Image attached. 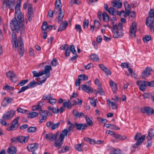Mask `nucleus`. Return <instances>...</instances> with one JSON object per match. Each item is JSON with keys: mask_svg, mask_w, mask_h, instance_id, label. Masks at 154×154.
Segmentation results:
<instances>
[{"mask_svg": "<svg viewBox=\"0 0 154 154\" xmlns=\"http://www.w3.org/2000/svg\"><path fill=\"white\" fill-rule=\"evenodd\" d=\"M18 1L15 7V17L11 20L10 26L12 31H15L17 33L20 32L22 33L24 32L25 28L24 16L20 12L21 1Z\"/></svg>", "mask_w": 154, "mask_h": 154, "instance_id": "nucleus-1", "label": "nucleus"}, {"mask_svg": "<svg viewBox=\"0 0 154 154\" xmlns=\"http://www.w3.org/2000/svg\"><path fill=\"white\" fill-rule=\"evenodd\" d=\"M68 133V130L66 129H64L60 135L59 138L56 140L54 143V146L59 149L61 147L63 144L64 139Z\"/></svg>", "mask_w": 154, "mask_h": 154, "instance_id": "nucleus-2", "label": "nucleus"}, {"mask_svg": "<svg viewBox=\"0 0 154 154\" xmlns=\"http://www.w3.org/2000/svg\"><path fill=\"white\" fill-rule=\"evenodd\" d=\"M19 118V117H17L12 121L11 125L7 128V131H13L16 130L17 128L19 126L18 121Z\"/></svg>", "mask_w": 154, "mask_h": 154, "instance_id": "nucleus-3", "label": "nucleus"}, {"mask_svg": "<svg viewBox=\"0 0 154 154\" xmlns=\"http://www.w3.org/2000/svg\"><path fill=\"white\" fill-rule=\"evenodd\" d=\"M59 135V132L58 131L55 134L52 133L46 134L44 138L46 140L50 141H53L56 140Z\"/></svg>", "mask_w": 154, "mask_h": 154, "instance_id": "nucleus-4", "label": "nucleus"}, {"mask_svg": "<svg viewBox=\"0 0 154 154\" xmlns=\"http://www.w3.org/2000/svg\"><path fill=\"white\" fill-rule=\"evenodd\" d=\"M137 31V23L135 22L132 23L129 30V35L131 38L136 37V32Z\"/></svg>", "mask_w": 154, "mask_h": 154, "instance_id": "nucleus-5", "label": "nucleus"}, {"mask_svg": "<svg viewBox=\"0 0 154 154\" xmlns=\"http://www.w3.org/2000/svg\"><path fill=\"white\" fill-rule=\"evenodd\" d=\"M145 135H142L140 133H138L135 135L134 139L135 140H137L136 142L137 146L140 145L144 140Z\"/></svg>", "mask_w": 154, "mask_h": 154, "instance_id": "nucleus-6", "label": "nucleus"}, {"mask_svg": "<svg viewBox=\"0 0 154 154\" xmlns=\"http://www.w3.org/2000/svg\"><path fill=\"white\" fill-rule=\"evenodd\" d=\"M14 110H11L7 111L2 116V119L5 120H10L12 118L15 113Z\"/></svg>", "mask_w": 154, "mask_h": 154, "instance_id": "nucleus-7", "label": "nucleus"}, {"mask_svg": "<svg viewBox=\"0 0 154 154\" xmlns=\"http://www.w3.org/2000/svg\"><path fill=\"white\" fill-rule=\"evenodd\" d=\"M18 41L20 44V46L19 47V53L21 57H22L23 56L24 52V49L23 42L22 41V38L21 36H20L18 37Z\"/></svg>", "mask_w": 154, "mask_h": 154, "instance_id": "nucleus-8", "label": "nucleus"}, {"mask_svg": "<svg viewBox=\"0 0 154 154\" xmlns=\"http://www.w3.org/2000/svg\"><path fill=\"white\" fill-rule=\"evenodd\" d=\"M142 113L147 114L148 115H152L154 113V110L152 108L148 106L144 107L140 109Z\"/></svg>", "mask_w": 154, "mask_h": 154, "instance_id": "nucleus-9", "label": "nucleus"}, {"mask_svg": "<svg viewBox=\"0 0 154 154\" xmlns=\"http://www.w3.org/2000/svg\"><path fill=\"white\" fill-rule=\"evenodd\" d=\"M6 75L7 77L13 82H17V76L15 73L12 71H9L6 73Z\"/></svg>", "mask_w": 154, "mask_h": 154, "instance_id": "nucleus-10", "label": "nucleus"}, {"mask_svg": "<svg viewBox=\"0 0 154 154\" xmlns=\"http://www.w3.org/2000/svg\"><path fill=\"white\" fill-rule=\"evenodd\" d=\"M49 113H50V112L48 110H42V109H40L39 111V113L42 117V119L39 121L40 123H42L43 122V120L46 119L47 116Z\"/></svg>", "mask_w": 154, "mask_h": 154, "instance_id": "nucleus-11", "label": "nucleus"}, {"mask_svg": "<svg viewBox=\"0 0 154 154\" xmlns=\"http://www.w3.org/2000/svg\"><path fill=\"white\" fill-rule=\"evenodd\" d=\"M154 17L151 15L150 12H149V16L146 18V26L148 27H150L152 25L154 21Z\"/></svg>", "mask_w": 154, "mask_h": 154, "instance_id": "nucleus-12", "label": "nucleus"}, {"mask_svg": "<svg viewBox=\"0 0 154 154\" xmlns=\"http://www.w3.org/2000/svg\"><path fill=\"white\" fill-rule=\"evenodd\" d=\"M39 145L37 143H34L29 144L27 146L28 150L29 152L36 151Z\"/></svg>", "mask_w": 154, "mask_h": 154, "instance_id": "nucleus-13", "label": "nucleus"}, {"mask_svg": "<svg viewBox=\"0 0 154 154\" xmlns=\"http://www.w3.org/2000/svg\"><path fill=\"white\" fill-rule=\"evenodd\" d=\"M152 70V68L150 67H147L145 70H144L141 74V77L143 79H145L150 75V72Z\"/></svg>", "mask_w": 154, "mask_h": 154, "instance_id": "nucleus-14", "label": "nucleus"}, {"mask_svg": "<svg viewBox=\"0 0 154 154\" xmlns=\"http://www.w3.org/2000/svg\"><path fill=\"white\" fill-rule=\"evenodd\" d=\"M32 6V4H29L28 8V19L29 22L32 20L33 14Z\"/></svg>", "mask_w": 154, "mask_h": 154, "instance_id": "nucleus-15", "label": "nucleus"}, {"mask_svg": "<svg viewBox=\"0 0 154 154\" xmlns=\"http://www.w3.org/2000/svg\"><path fill=\"white\" fill-rule=\"evenodd\" d=\"M75 127L78 130L81 131L85 130L88 127L87 124L78 123L77 122H75Z\"/></svg>", "mask_w": 154, "mask_h": 154, "instance_id": "nucleus-16", "label": "nucleus"}, {"mask_svg": "<svg viewBox=\"0 0 154 154\" xmlns=\"http://www.w3.org/2000/svg\"><path fill=\"white\" fill-rule=\"evenodd\" d=\"M45 69L43 71H42L43 73V75L46 74V75L48 77H49L50 76V71L52 70V69L51 66L46 65L45 66Z\"/></svg>", "mask_w": 154, "mask_h": 154, "instance_id": "nucleus-17", "label": "nucleus"}, {"mask_svg": "<svg viewBox=\"0 0 154 154\" xmlns=\"http://www.w3.org/2000/svg\"><path fill=\"white\" fill-rule=\"evenodd\" d=\"M62 5L60 0H56L55 3V9L54 10V13L56 14H57V10L59 11L60 9H61Z\"/></svg>", "mask_w": 154, "mask_h": 154, "instance_id": "nucleus-18", "label": "nucleus"}, {"mask_svg": "<svg viewBox=\"0 0 154 154\" xmlns=\"http://www.w3.org/2000/svg\"><path fill=\"white\" fill-rule=\"evenodd\" d=\"M81 87L83 91L88 94L91 93L93 92V89L91 87L85 85H82Z\"/></svg>", "mask_w": 154, "mask_h": 154, "instance_id": "nucleus-19", "label": "nucleus"}, {"mask_svg": "<svg viewBox=\"0 0 154 154\" xmlns=\"http://www.w3.org/2000/svg\"><path fill=\"white\" fill-rule=\"evenodd\" d=\"M68 23L66 21H64L60 24L58 28V31H61L64 30L67 27Z\"/></svg>", "mask_w": 154, "mask_h": 154, "instance_id": "nucleus-20", "label": "nucleus"}, {"mask_svg": "<svg viewBox=\"0 0 154 154\" xmlns=\"http://www.w3.org/2000/svg\"><path fill=\"white\" fill-rule=\"evenodd\" d=\"M14 1L15 0H5L3 2V4H6V5L9 8L10 10H11L14 6Z\"/></svg>", "mask_w": 154, "mask_h": 154, "instance_id": "nucleus-21", "label": "nucleus"}, {"mask_svg": "<svg viewBox=\"0 0 154 154\" xmlns=\"http://www.w3.org/2000/svg\"><path fill=\"white\" fill-rule=\"evenodd\" d=\"M29 138V137L27 136L25 137L24 136H20L17 137L18 142L22 143H25L28 141Z\"/></svg>", "mask_w": 154, "mask_h": 154, "instance_id": "nucleus-22", "label": "nucleus"}, {"mask_svg": "<svg viewBox=\"0 0 154 154\" xmlns=\"http://www.w3.org/2000/svg\"><path fill=\"white\" fill-rule=\"evenodd\" d=\"M7 152L10 154H16L17 152V150L15 146H11L8 148Z\"/></svg>", "mask_w": 154, "mask_h": 154, "instance_id": "nucleus-23", "label": "nucleus"}, {"mask_svg": "<svg viewBox=\"0 0 154 154\" xmlns=\"http://www.w3.org/2000/svg\"><path fill=\"white\" fill-rule=\"evenodd\" d=\"M123 33L122 31H115L114 32L113 37L115 38H121L122 36Z\"/></svg>", "mask_w": 154, "mask_h": 154, "instance_id": "nucleus-24", "label": "nucleus"}, {"mask_svg": "<svg viewBox=\"0 0 154 154\" xmlns=\"http://www.w3.org/2000/svg\"><path fill=\"white\" fill-rule=\"evenodd\" d=\"M109 85L111 87L113 92L115 93L117 89V84L112 80H110L109 82Z\"/></svg>", "mask_w": 154, "mask_h": 154, "instance_id": "nucleus-25", "label": "nucleus"}, {"mask_svg": "<svg viewBox=\"0 0 154 154\" xmlns=\"http://www.w3.org/2000/svg\"><path fill=\"white\" fill-rule=\"evenodd\" d=\"M59 11V13L58 14V16L57 17L58 23H59L60 22L62 21L64 15V13L62 11V9H60Z\"/></svg>", "mask_w": 154, "mask_h": 154, "instance_id": "nucleus-26", "label": "nucleus"}, {"mask_svg": "<svg viewBox=\"0 0 154 154\" xmlns=\"http://www.w3.org/2000/svg\"><path fill=\"white\" fill-rule=\"evenodd\" d=\"M112 3L113 4V7H116L118 8H120L122 5V2L116 1H114L112 2Z\"/></svg>", "mask_w": 154, "mask_h": 154, "instance_id": "nucleus-27", "label": "nucleus"}, {"mask_svg": "<svg viewBox=\"0 0 154 154\" xmlns=\"http://www.w3.org/2000/svg\"><path fill=\"white\" fill-rule=\"evenodd\" d=\"M48 109L54 114L60 112L59 109L58 107H57L56 108H54L50 106L48 107Z\"/></svg>", "mask_w": 154, "mask_h": 154, "instance_id": "nucleus-28", "label": "nucleus"}, {"mask_svg": "<svg viewBox=\"0 0 154 154\" xmlns=\"http://www.w3.org/2000/svg\"><path fill=\"white\" fill-rule=\"evenodd\" d=\"M40 84V83L36 82L35 80H33L30 82L27 85L29 87V88L34 87L35 86H37V85H39Z\"/></svg>", "mask_w": 154, "mask_h": 154, "instance_id": "nucleus-29", "label": "nucleus"}, {"mask_svg": "<svg viewBox=\"0 0 154 154\" xmlns=\"http://www.w3.org/2000/svg\"><path fill=\"white\" fill-rule=\"evenodd\" d=\"M103 16V19L104 21L105 22H108L109 21V17L106 12L104 11L102 14Z\"/></svg>", "mask_w": 154, "mask_h": 154, "instance_id": "nucleus-30", "label": "nucleus"}, {"mask_svg": "<svg viewBox=\"0 0 154 154\" xmlns=\"http://www.w3.org/2000/svg\"><path fill=\"white\" fill-rule=\"evenodd\" d=\"M61 149L58 151L59 153L65 152L69 150V147L67 146H62Z\"/></svg>", "mask_w": 154, "mask_h": 154, "instance_id": "nucleus-31", "label": "nucleus"}, {"mask_svg": "<svg viewBox=\"0 0 154 154\" xmlns=\"http://www.w3.org/2000/svg\"><path fill=\"white\" fill-rule=\"evenodd\" d=\"M84 118L86 119V122L87 123L88 125L89 126H92L93 125V122L91 120L89 117H88L87 116H85Z\"/></svg>", "mask_w": 154, "mask_h": 154, "instance_id": "nucleus-32", "label": "nucleus"}, {"mask_svg": "<svg viewBox=\"0 0 154 154\" xmlns=\"http://www.w3.org/2000/svg\"><path fill=\"white\" fill-rule=\"evenodd\" d=\"M90 59L93 61H97L99 60L98 56L95 54H92L90 56Z\"/></svg>", "mask_w": 154, "mask_h": 154, "instance_id": "nucleus-33", "label": "nucleus"}, {"mask_svg": "<svg viewBox=\"0 0 154 154\" xmlns=\"http://www.w3.org/2000/svg\"><path fill=\"white\" fill-rule=\"evenodd\" d=\"M109 12L110 14L112 15H117V11H115V8L113 7H110L107 11Z\"/></svg>", "mask_w": 154, "mask_h": 154, "instance_id": "nucleus-34", "label": "nucleus"}, {"mask_svg": "<svg viewBox=\"0 0 154 154\" xmlns=\"http://www.w3.org/2000/svg\"><path fill=\"white\" fill-rule=\"evenodd\" d=\"M32 73L34 77H38L43 75V73L41 71H40L38 73L37 72L35 71H33L32 72Z\"/></svg>", "mask_w": 154, "mask_h": 154, "instance_id": "nucleus-35", "label": "nucleus"}, {"mask_svg": "<svg viewBox=\"0 0 154 154\" xmlns=\"http://www.w3.org/2000/svg\"><path fill=\"white\" fill-rule=\"evenodd\" d=\"M145 81H143V82L140 86V90L143 91H144L146 90V88L147 85L146 83L144 82Z\"/></svg>", "mask_w": 154, "mask_h": 154, "instance_id": "nucleus-36", "label": "nucleus"}, {"mask_svg": "<svg viewBox=\"0 0 154 154\" xmlns=\"http://www.w3.org/2000/svg\"><path fill=\"white\" fill-rule=\"evenodd\" d=\"M146 139L147 140V144L146 145V146L147 148H149L152 145V138L149 137H147Z\"/></svg>", "mask_w": 154, "mask_h": 154, "instance_id": "nucleus-37", "label": "nucleus"}, {"mask_svg": "<svg viewBox=\"0 0 154 154\" xmlns=\"http://www.w3.org/2000/svg\"><path fill=\"white\" fill-rule=\"evenodd\" d=\"M110 154H122V153L120 150L116 149L111 151Z\"/></svg>", "mask_w": 154, "mask_h": 154, "instance_id": "nucleus-38", "label": "nucleus"}, {"mask_svg": "<svg viewBox=\"0 0 154 154\" xmlns=\"http://www.w3.org/2000/svg\"><path fill=\"white\" fill-rule=\"evenodd\" d=\"M37 130V128L35 127H30L27 129L29 133H34Z\"/></svg>", "mask_w": 154, "mask_h": 154, "instance_id": "nucleus-39", "label": "nucleus"}, {"mask_svg": "<svg viewBox=\"0 0 154 154\" xmlns=\"http://www.w3.org/2000/svg\"><path fill=\"white\" fill-rule=\"evenodd\" d=\"M63 105L64 107H66L68 109H71L72 106V105L71 104L70 101L68 102H65L63 103Z\"/></svg>", "mask_w": 154, "mask_h": 154, "instance_id": "nucleus-40", "label": "nucleus"}, {"mask_svg": "<svg viewBox=\"0 0 154 154\" xmlns=\"http://www.w3.org/2000/svg\"><path fill=\"white\" fill-rule=\"evenodd\" d=\"M84 140L91 144H94L95 143V141L94 139H91L88 137H86L84 138Z\"/></svg>", "mask_w": 154, "mask_h": 154, "instance_id": "nucleus-41", "label": "nucleus"}, {"mask_svg": "<svg viewBox=\"0 0 154 154\" xmlns=\"http://www.w3.org/2000/svg\"><path fill=\"white\" fill-rule=\"evenodd\" d=\"M57 101V100L55 98H53V97L51 95V98H50L49 100L47 101V103H50L52 105L54 104Z\"/></svg>", "mask_w": 154, "mask_h": 154, "instance_id": "nucleus-42", "label": "nucleus"}, {"mask_svg": "<svg viewBox=\"0 0 154 154\" xmlns=\"http://www.w3.org/2000/svg\"><path fill=\"white\" fill-rule=\"evenodd\" d=\"M78 78L80 80L85 81L88 79V77L84 74L79 75L78 76Z\"/></svg>", "mask_w": 154, "mask_h": 154, "instance_id": "nucleus-43", "label": "nucleus"}, {"mask_svg": "<svg viewBox=\"0 0 154 154\" xmlns=\"http://www.w3.org/2000/svg\"><path fill=\"white\" fill-rule=\"evenodd\" d=\"M151 39V37L150 35H145V37L143 38V41L144 42L149 41Z\"/></svg>", "mask_w": 154, "mask_h": 154, "instance_id": "nucleus-44", "label": "nucleus"}, {"mask_svg": "<svg viewBox=\"0 0 154 154\" xmlns=\"http://www.w3.org/2000/svg\"><path fill=\"white\" fill-rule=\"evenodd\" d=\"M98 93L101 95H103L105 94V92L101 85H99L97 88Z\"/></svg>", "mask_w": 154, "mask_h": 154, "instance_id": "nucleus-45", "label": "nucleus"}, {"mask_svg": "<svg viewBox=\"0 0 154 154\" xmlns=\"http://www.w3.org/2000/svg\"><path fill=\"white\" fill-rule=\"evenodd\" d=\"M29 81L28 79L22 80L19 83H17V85L22 86L26 84Z\"/></svg>", "mask_w": 154, "mask_h": 154, "instance_id": "nucleus-46", "label": "nucleus"}, {"mask_svg": "<svg viewBox=\"0 0 154 154\" xmlns=\"http://www.w3.org/2000/svg\"><path fill=\"white\" fill-rule=\"evenodd\" d=\"M75 29L77 32L80 33L82 32V29L81 25L79 24H76L75 26Z\"/></svg>", "mask_w": 154, "mask_h": 154, "instance_id": "nucleus-47", "label": "nucleus"}, {"mask_svg": "<svg viewBox=\"0 0 154 154\" xmlns=\"http://www.w3.org/2000/svg\"><path fill=\"white\" fill-rule=\"evenodd\" d=\"M17 111L18 112L23 113H28V111L27 110L23 109L21 108H18L17 109Z\"/></svg>", "mask_w": 154, "mask_h": 154, "instance_id": "nucleus-48", "label": "nucleus"}, {"mask_svg": "<svg viewBox=\"0 0 154 154\" xmlns=\"http://www.w3.org/2000/svg\"><path fill=\"white\" fill-rule=\"evenodd\" d=\"M152 96L150 93H145L143 94V96L145 99L151 98Z\"/></svg>", "mask_w": 154, "mask_h": 154, "instance_id": "nucleus-49", "label": "nucleus"}, {"mask_svg": "<svg viewBox=\"0 0 154 154\" xmlns=\"http://www.w3.org/2000/svg\"><path fill=\"white\" fill-rule=\"evenodd\" d=\"M60 123L59 122H58L57 123L55 124L53 122V124L52 126L51 130H54L56 128H58L60 126Z\"/></svg>", "mask_w": 154, "mask_h": 154, "instance_id": "nucleus-50", "label": "nucleus"}, {"mask_svg": "<svg viewBox=\"0 0 154 154\" xmlns=\"http://www.w3.org/2000/svg\"><path fill=\"white\" fill-rule=\"evenodd\" d=\"M38 112H33L29 113V116H30V118H33L36 116H38Z\"/></svg>", "mask_w": 154, "mask_h": 154, "instance_id": "nucleus-51", "label": "nucleus"}, {"mask_svg": "<svg viewBox=\"0 0 154 154\" xmlns=\"http://www.w3.org/2000/svg\"><path fill=\"white\" fill-rule=\"evenodd\" d=\"M29 87L27 85L26 86H23L20 89V90L18 91V93H20L22 92L25 91Z\"/></svg>", "mask_w": 154, "mask_h": 154, "instance_id": "nucleus-52", "label": "nucleus"}, {"mask_svg": "<svg viewBox=\"0 0 154 154\" xmlns=\"http://www.w3.org/2000/svg\"><path fill=\"white\" fill-rule=\"evenodd\" d=\"M153 129L152 128L149 129L148 131V135L147 137H150L152 138L154 137V134H153Z\"/></svg>", "mask_w": 154, "mask_h": 154, "instance_id": "nucleus-53", "label": "nucleus"}, {"mask_svg": "<svg viewBox=\"0 0 154 154\" xmlns=\"http://www.w3.org/2000/svg\"><path fill=\"white\" fill-rule=\"evenodd\" d=\"M82 144H78L75 146V148L76 150L79 151H81Z\"/></svg>", "mask_w": 154, "mask_h": 154, "instance_id": "nucleus-54", "label": "nucleus"}, {"mask_svg": "<svg viewBox=\"0 0 154 154\" xmlns=\"http://www.w3.org/2000/svg\"><path fill=\"white\" fill-rule=\"evenodd\" d=\"M144 82L146 83L147 86L150 87H154V80L150 82L145 81Z\"/></svg>", "mask_w": 154, "mask_h": 154, "instance_id": "nucleus-55", "label": "nucleus"}, {"mask_svg": "<svg viewBox=\"0 0 154 154\" xmlns=\"http://www.w3.org/2000/svg\"><path fill=\"white\" fill-rule=\"evenodd\" d=\"M51 95L48 94V95H44L42 98V100H49L50 98H51Z\"/></svg>", "mask_w": 154, "mask_h": 154, "instance_id": "nucleus-56", "label": "nucleus"}, {"mask_svg": "<svg viewBox=\"0 0 154 154\" xmlns=\"http://www.w3.org/2000/svg\"><path fill=\"white\" fill-rule=\"evenodd\" d=\"M70 51H71L73 54H76V52L75 49V46L73 45H71L70 47Z\"/></svg>", "mask_w": 154, "mask_h": 154, "instance_id": "nucleus-57", "label": "nucleus"}, {"mask_svg": "<svg viewBox=\"0 0 154 154\" xmlns=\"http://www.w3.org/2000/svg\"><path fill=\"white\" fill-rule=\"evenodd\" d=\"M4 89L8 91L14 90V87L9 86L8 85H7L5 86Z\"/></svg>", "mask_w": 154, "mask_h": 154, "instance_id": "nucleus-58", "label": "nucleus"}, {"mask_svg": "<svg viewBox=\"0 0 154 154\" xmlns=\"http://www.w3.org/2000/svg\"><path fill=\"white\" fill-rule=\"evenodd\" d=\"M89 22L88 20L85 19L83 23V25L84 28H87L88 26Z\"/></svg>", "mask_w": 154, "mask_h": 154, "instance_id": "nucleus-59", "label": "nucleus"}, {"mask_svg": "<svg viewBox=\"0 0 154 154\" xmlns=\"http://www.w3.org/2000/svg\"><path fill=\"white\" fill-rule=\"evenodd\" d=\"M1 105L3 107L6 106L8 105L5 97L3 99L1 102Z\"/></svg>", "mask_w": 154, "mask_h": 154, "instance_id": "nucleus-60", "label": "nucleus"}, {"mask_svg": "<svg viewBox=\"0 0 154 154\" xmlns=\"http://www.w3.org/2000/svg\"><path fill=\"white\" fill-rule=\"evenodd\" d=\"M70 52V47H67L65 50V55L66 57L69 56V55Z\"/></svg>", "mask_w": 154, "mask_h": 154, "instance_id": "nucleus-61", "label": "nucleus"}, {"mask_svg": "<svg viewBox=\"0 0 154 154\" xmlns=\"http://www.w3.org/2000/svg\"><path fill=\"white\" fill-rule=\"evenodd\" d=\"M32 109L33 110H39L42 109V107L40 106L35 105L32 106Z\"/></svg>", "mask_w": 154, "mask_h": 154, "instance_id": "nucleus-62", "label": "nucleus"}, {"mask_svg": "<svg viewBox=\"0 0 154 154\" xmlns=\"http://www.w3.org/2000/svg\"><path fill=\"white\" fill-rule=\"evenodd\" d=\"M94 24L95 27L97 29H99L100 26V24L98 20H95Z\"/></svg>", "mask_w": 154, "mask_h": 154, "instance_id": "nucleus-63", "label": "nucleus"}, {"mask_svg": "<svg viewBox=\"0 0 154 154\" xmlns=\"http://www.w3.org/2000/svg\"><path fill=\"white\" fill-rule=\"evenodd\" d=\"M109 128L111 129L118 130L119 129V128L116 125L110 124V126H109Z\"/></svg>", "mask_w": 154, "mask_h": 154, "instance_id": "nucleus-64", "label": "nucleus"}]
</instances>
